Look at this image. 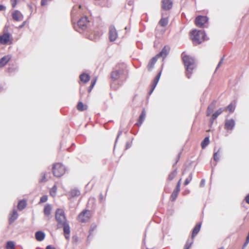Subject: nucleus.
<instances>
[{
	"label": "nucleus",
	"instance_id": "obj_1",
	"mask_svg": "<svg viewBox=\"0 0 249 249\" xmlns=\"http://www.w3.org/2000/svg\"><path fill=\"white\" fill-rule=\"evenodd\" d=\"M182 60L186 69V75L188 78H190L193 73V71L196 67V64L194 59L189 55L182 54Z\"/></svg>",
	"mask_w": 249,
	"mask_h": 249
},
{
	"label": "nucleus",
	"instance_id": "obj_2",
	"mask_svg": "<svg viewBox=\"0 0 249 249\" xmlns=\"http://www.w3.org/2000/svg\"><path fill=\"white\" fill-rule=\"evenodd\" d=\"M190 37L195 44H199L206 40V36L204 31L194 30L191 32Z\"/></svg>",
	"mask_w": 249,
	"mask_h": 249
},
{
	"label": "nucleus",
	"instance_id": "obj_3",
	"mask_svg": "<svg viewBox=\"0 0 249 249\" xmlns=\"http://www.w3.org/2000/svg\"><path fill=\"white\" fill-rule=\"evenodd\" d=\"M55 219L58 223V228H61V226L67 223V219L63 210L58 209L55 212Z\"/></svg>",
	"mask_w": 249,
	"mask_h": 249
},
{
	"label": "nucleus",
	"instance_id": "obj_4",
	"mask_svg": "<svg viewBox=\"0 0 249 249\" xmlns=\"http://www.w3.org/2000/svg\"><path fill=\"white\" fill-rule=\"evenodd\" d=\"M89 21L87 17L81 18L78 21L76 25L74 24L73 26L75 30L80 32L79 30H85L89 24Z\"/></svg>",
	"mask_w": 249,
	"mask_h": 249
},
{
	"label": "nucleus",
	"instance_id": "obj_5",
	"mask_svg": "<svg viewBox=\"0 0 249 249\" xmlns=\"http://www.w3.org/2000/svg\"><path fill=\"white\" fill-rule=\"evenodd\" d=\"M13 38L12 35L7 32L5 29L3 34L0 35V43L2 45L11 44Z\"/></svg>",
	"mask_w": 249,
	"mask_h": 249
},
{
	"label": "nucleus",
	"instance_id": "obj_6",
	"mask_svg": "<svg viewBox=\"0 0 249 249\" xmlns=\"http://www.w3.org/2000/svg\"><path fill=\"white\" fill-rule=\"evenodd\" d=\"M53 173L54 176L60 177L65 173V168L61 163L55 164L53 168Z\"/></svg>",
	"mask_w": 249,
	"mask_h": 249
},
{
	"label": "nucleus",
	"instance_id": "obj_7",
	"mask_svg": "<svg viewBox=\"0 0 249 249\" xmlns=\"http://www.w3.org/2000/svg\"><path fill=\"white\" fill-rule=\"evenodd\" d=\"M208 21V18L206 16H199L196 18L195 23L196 25L199 28L204 27V24Z\"/></svg>",
	"mask_w": 249,
	"mask_h": 249
},
{
	"label": "nucleus",
	"instance_id": "obj_8",
	"mask_svg": "<svg viewBox=\"0 0 249 249\" xmlns=\"http://www.w3.org/2000/svg\"><path fill=\"white\" fill-rule=\"evenodd\" d=\"M90 215V211L89 210H85L79 214L78 219L81 222H85L89 219Z\"/></svg>",
	"mask_w": 249,
	"mask_h": 249
},
{
	"label": "nucleus",
	"instance_id": "obj_9",
	"mask_svg": "<svg viewBox=\"0 0 249 249\" xmlns=\"http://www.w3.org/2000/svg\"><path fill=\"white\" fill-rule=\"evenodd\" d=\"M118 37L117 31L114 26H110L109 31V39L110 41H115Z\"/></svg>",
	"mask_w": 249,
	"mask_h": 249
},
{
	"label": "nucleus",
	"instance_id": "obj_10",
	"mask_svg": "<svg viewBox=\"0 0 249 249\" xmlns=\"http://www.w3.org/2000/svg\"><path fill=\"white\" fill-rule=\"evenodd\" d=\"M102 33L101 30H95L89 36V38L91 40L96 41L100 38Z\"/></svg>",
	"mask_w": 249,
	"mask_h": 249
},
{
	"label": "nucleus",
	"instance_id": "obj_11",
	"mask_svg": "<svg viewBox=\"0 0 249 249\" xmlns=\"http://www.w3.org/2000/svg\"><path fill=\"white\" fill-rule=\"evenodd\" d=\"M81 8V6L80 5L79 6H74L72 10L71 11V21L73 24L76 21V17L77 15L79 14L78 12V10Z\"/></svg>",
	"mask_w": 249,
	"mask_h": 249
},
{
	"label": "nucleus",
	"instance_id": "obj_12",
	"mask_svg": "<svg viewBox=\"0 0 249 249\" xmlns=\"http://www.w3.org/2000/svg\"><path fill=\"white\" fill-rule=\"evenodd\" d=\"M170 50V48L168 46H165L164 47V48L162 49L161 51L158 53L156 56L159 58L160 57H161L162 58V60L167 56L168 54L169 53Z\"/></svg>",
	"mask_w": 249,
	"mask_h": 249
},
{
	"label": "nucleus",
	"instance_id": "obj_13",
	"mask_svg": "<svg viewBox=\"0 0 249 249\" xmlns=\"http://www.w3.org/2000/svg\"><path fill=\"white\" fill-rule=\"evenodd\" d=\"M235 124L234 120H227L225 121V128L228 130H232L235 126Z\"/></svg>",
	"mask_w": 249,
	"mask_h": 249
},
{
	"label": "nucleus",
	"instance_id": "obj_14",
	"mask_svg": "<svg viewBox=\"0 0 249 249\" xmlns=\"http://www.w3.org/2000/svg\"><path fill=\"white\" fill-rule=\"evenodd\" d=\"M12 18L16 21H21L23 18V16L18 10H15L12 14Z\"/></svg>",
	"mask_w": 249,
	"mask_h": 249
},
{
	"label": "nucleus",
	"instance_id": "obj_15",
	"mask_svg": "<svg viewBox=\"0 0 249 249\" xmlns=\"http://www.w3.org/2000/svg\"><path fill=\"white\" fill-rule=\"evenodd\" d=\"M63 227V231L64 235L66 239L69 240L70 238L69 234L70 233V228L68 222L62 225L61 227Z\"/></svg>",
	"mask_w": 249,
	"mask_h": 249
},
{
	"label": "nucleus",
	"instance_id": "obj_16",
	"mask_svg": "<svg viewBox=\"0 0 249 249\" xmlns=\"http://www.w3.org/2000/svg\"><path fill=\"white\" fill-rule=\"evenodd\" d=\"M172 7V1L171 0H162V7L164 10L170 9Z\"/></svg>",
	"mask_w": 249,
	"mask_h": 249
},
{
	"label": "nucleus",
	"instance_id": "obj_17",
	"mask_svg": "<svg viewBox=\"0 0 249 249\" xmlns=\"http://www.w3.org/2000/svg\"><path fill=\"white\" fill-rule=\"evenodd\" d=\"M11 59V56L10 55H5L2 57L0 59V67L2 68L4 67Z\"/></svg>",
	"mask_w": 249,
	"mask_h": 249
},
{
	"label": "nucleus",
	"instance_id": "obj_18",
	"mask_svg": "<svg viewBox=\"0 0 249 249\" xmlns=\"http://www.w3.org/2000/svg\"><path fill=\"white\" fill-rule=\"evenodd\" d=\"M18 217V214L16 210H13L12 213L9 214V222L10 224L13 223Z\"/></svg>",
	"mask_w": 249,
	"mask_h": 249
},
{
	"label": "nucleus",
	"instance_id": "obj_19",
	"mask_svg": "<svg viewBox=\"0 0 249 249\" xmlns=\"http://www.w3.org/2000/svg\"><path fill=\"white\" fill-rule=\"evenodd\" d=\"M123 73L122 70H115L112 72L111 78L114 80L118 79Z\"/></svg>",
	"mask_w": 249,
	"mask_h": 249
},
{
	"label": "nucleus",
	"instance_id": "obj_20",
	"mask_svg": "<svg viewBox=\"0 0 249 249\" xmlns=\"http://www.w3.org/2000/svg\"><path fill=\"white\" fill-rule=\"evenodd\" d=\"M160 75H161V71H160L158 74L156 76V77L155 78L154 80V82H153V83L152 84V89H151V90L149 92V94H151L152 92L153 91L154 89L155 88V87H156L159 81V79L160 78Z\"/></svg>",
	"mask_w": 249,
	"mask_h": 249
},
{
	"label": "nucleus",
	"instance_id": "obj_21",
	"mask_svg": "<svg viewBox=\"0 0 249 249\" xmlns=\"http://www.w3.org/2000/svg\"><path fill=\"white\" fill-rule=\"evenodd\" d=\"M201 225V223H198L196 225V226L195 227L193 230L191 239H193L194 240V238L196 235V234L198 233V232L200 231Z\"/></svg>",
	"mask_w": 249,
	"mask_h": 249
},
{
	"label": "nucleus",
	"instance_id": "obj_22",
	"mask_svg": "<svg viewBox=\"0 0 249 249\" xmlns=\"http://www.w3.org/2000/svg\"><path fill=\"white\" fill-rule=\"evenodd\" d=\"M45 236V233L42 231H38L36 232L35 237L38 241H42L44 240Z\"/></svg>",
	"mask_w": 249,
	"mask_h": 249
},
{
	"label": "nucleus",
	"instance_id": "obj_23",
	"mask_svg": "<svg viewBox=\"0 0 249 249\" xmlns=\"http://www.w3.org/2000/svg\"><path fill=\"white\" fill-rule=\"evenodd\" d=\"M216 103L215 101L212 102L208 107L207 114V116H210L213 112L215 107Z\"/></svg>",
	"mask_w": 249,
	"mask_h": 249
},
{
	"label": "nucleus",
	"instance_id": "obj_24",
	"mask_svg": "<svg viewBox=\"0 0 249 249\" xmlns=\"http://www.w3.org/2000/svg\"><path fill=\"white\" fill-rule=\"evenodd\" d=\"M158 58V57L156 56L154 57H153L150 61V62H149L148 65H147V68L149 70H151L152 69H153L155 64L156 63L157 60V59Z\"/></svg>",
	"mask_w": 249,
	"mask_h": 249
},
{
	"label": "nucleus",
	"instance_id": "obj_25",
	"mask_svg": "<svg viewBox=\"0 0 249 249\" xmlns=\"http://www.w3.org/2000/svg\"><path fill=\"white\" fill-rule=\"evenodd\" d=\"M146 116V113L144 109L142 112L141 115L139 117V121L137 124L138 126H140L143 123Z\"/></svg>",
	"mask_w": 249,
	"mask_h": 249
},
{
	"label": "nucleus",
	"instance_id": "obj_26",
	"mask_svg": "<svg viewBox=\"0 0 249 249\" xmlns=\"http://www.w3.org/2000/svg\"><path fill=\"white\" fill-rule=\"evenodd\" d=\"M80 80L84 83L88 82L90 79V76L86 73H83L80 76Z\"/></svg>",
	"mask_w": 249,
	"mask_h": 249
},
{
	"label": "nucleus",
	"instance_id": "obj_27",
	"mask_svg": "<svg viewBox=\"0 0 249 249\" xmlns=\"http://www.w3.org/2000/svg\"><path fill=\"white\" fill-rule=\"evenodd\" d=\"M51 210H52L51 206L49 204H46L45 206L44 209V214L46 216H49L51 213Z\"/></svg>",
	"mask_w": 249,
	"mask_h": 249
},
{
	"label": "nucleus",
	"instance_id": "obj_28",
	"mask_svg": "<svg viewBox=\"0 0 249 249\" xmlns=\"http://www.w3.org/2000/svg\"><path fill=\"white\" fill-rule=\"evenodd\" d=\"M224 110L223 108H220L215 113H214L212 117L211 120L213 121L215 120L222 112Z\"/></svg>",
	"mask_w": 249,
	"mask_h": 249
},
{
	"label": "nucleus",
	"instance_id": "obj_29",
	"mask_svg": "<svg viewBox=\"0 0 249 249\" xmlns=\"http://www.w3.org/2000/svg\"><path fill=\"white\" fill-rule=\"evenodd\" d=\"M70 195H71V197H72L78 196L80 195V191L77 189H72L70 191Z\"/></svg>",
	"mask_w": 249,
	"mask_h": 249
},
{
	"label": "nucleus",
	"instance_id": "obj_30",
	"mask_svg": "<svg viewBox=\"0 0 249 249\" xmlns=\"http://www.w3.org/2000/svg\"><path fill=\"white\" fill-rule=\"evenodd\" d=\"M77 108L79 111H84L87 109V106L84 105L82 102H79L77 106Z\"/></svg>",
	"mask_w": 249,
	"mask_h": 249
},
{
	"label": "nucleus",
	"instance_id": "obj_31",
	"mask_svg": "<svg viewBox=\"0 0 249 249\" xmlns=\"http://www.w3.org/2000/svg\"><path fill=\"white\" fill-rule=\"evenodd\" d=\"M168 23V19L166 18H162L159 21V24L162 27L166 26Z\"/></svg>",
	"mask_w": 249,
	"mask_h": 249
},
{
	"label": "nucleus",
	"instance_id": "obj_32",
	"mask_svg": "<svg viewBox=\"0 0 249 249\" xmlns=\"http://www.w3.org/2000/svg\"><path fill=\"white\" fill-rule=\"evenodd\" d=\"M26 206V202L24 200H20L18 205V208L19 210H23Z\"/></svg>",
	"mask_w": 249,
	"mask_h": 249
},
{
	"label": "nucleus",
	"instance_id": "obj_33",
	"mask_svg": "<svg viewBox=\"0 0 249 249\" xmlns=\"http://www.w3.org/2000/svg\"><path fill=\"white\" fill-rule=\"evenodd\" d=\"M210 141L209 137H206L201 143V147L203 149L205 148L209 143Z\"/></svg>",
	"mask_w": 249,
	"mask_h": 249
},
{
	"label": "nucleus",
	"instance_id": "obj_34",
	"mask_svg": "<svg viewBox=\"0 0 249 249\" xmlns=\"http://www.w3.org/2000/svg\"><path fill=\"white\" fill-rule=\"evenodd\" d=\"M193 242V239H188L185 245L184 249H190Z\"/></svg>",
	"mask_w": 249,
	"mask_h": 249
},
{
	"label": "nucleus",
	"instance_id": "obj_35",
	"mask_svg": "<svg viewBox=\"0 0 249 249\" xmlns=\"http://www.w3.org/2000/svg\"><path fill=\"white\" fill-rule=\"evenodd\" d=\"M6 249H15L14 242L11 241L7 242L6 245Z\"/></svg>",
	"mask_w": 249,
	"mask_h": 249
},
{
	"label": "nucleus",
	"instance_id": "obj_36",
	"mask_svg": "<svg viewBox=\"0 0 249 249\" xmlns=\"http://www.w3.org/2000/svg\"><path fill=\"white\" fill-rule=\"evenodd\" d=\"M56 186L55 185H54L50 191V195L53 197H54L56 193Z\"/></svg>",
	"mask_w": 249,
	"mask_h": 249
},
{
	"label": "nucleus",
	"instance_id": "obj_37",
	"mask_svg": "<svg viewBox=\"0 0 249 249\" xmlns=\"http://www.w3.org/2000/svg\"><path fill=\"white\" fill-rule=\"evenodd\" d=\"M219 153H220V149H218V150L217 152H214V153L213 154V159L215 161H217L219 160V158H220Z\"/></svg>",
	"mask_w": 249,
	"mask_h": 249
},
{
	"label": "nucleus",
	"instance_id": "obj_38",
	"mask_svg": "<svg viewBox=\"0 0 249 249\" xmlns=\"http://www.w3.org/2000/svg\"><path fill=\"white\" fill-rule=\"evenodd\" d=\"M235 106L232 103L230 104L226 108L229 111L232 112L235 109Z\"/></svg>",
	"mask_w": 249,
	"mask_h": 249
},
{
	"label": "nucleus",
	"instance_id": "obj_39",
	"mask_svg": "<svg viewBox=\"0 0 249 249\" xmlns=\"http://www.w3.org/2000/svg\"><path fill=\"white\" fill-rule=\"evenodd\" d=\"M177 172L176 170L173 171L168 176V179L169 180H172L177 175Z\"/></svg>",
	"mask_w": 249,
	"mask_h": 249
},
{
	"label": "nucleus",
	"instance_id": "obj_40",
	"mask_svg": "<svg viewBox=\"0 0 249 249\" xmlns=\"http://www.w3.org/2000/svg\"><path fill=\"white\" fill-rule=\"evenodd\" d=\"M178 192L177 191H173V192L171 196V200L172 201H174L176 199V198L178 195Z\"/></svg>",
	"mask_w": 249,
	"mask_h": 249
},
{
	"label": "nucleus",
	"instance_id": "obj_41",
	"mask_svg": "<svg viewBox=\"0 0 249 249\" xmlns=\"http://www.w3.org/2000/svg\"><path fill=\"white\" fill-rule=\"evenodd\" d=\"M192 179V174H190L189 177L185 179V180L184 181V185H188L190 183V182L191 181Z\"/></svg>",
	"mask_w": 249,
	"mask_h": 249
},
{
	"label": "nucleus",
	"instance_id": "obj_42",
	"mask_svg": "<svg viewBox=\"0 0 249 249\" xmlns=\"http://www.w3.org/2000/svg\"><path fill=\"white\" fill-rule=\"evenodd\" d=\"M48 197L47 196H43L40 198V202L43 203L47 201Z\"/></svg>",
	"mask_w": 249,
	"mask_h": 249
},
{
	"label": "nucleus",
	"instance_id": "obj_43",
	"mask_svg": "<svg viewBox=\"0 0 249 249\" xmlns=\"http://www.w3.org/2000/svg\"><path fill=\"white\" fill-rule=\"evenodd\" d=\"M12 6L13 8L15 7L17 4V0H10Z\"/></svg>",
	"mask_w": 249,
	"mask_h": 249
},
{
	"label": "nucleus",
	"instance_id": "obj_44",
	"mask_svg": "<svg viewBox=\"0 0 249 249\" xmlns=\"http://www.w3.org/2000/svg\"><path fill=\"white\" fill-rule=\"evenodd\" d=\"M96 82V78H95L93 80H92V81L91 82V85L90 87V90L93 88V87H94V86Z\"/></svg>",
	"mask_w": 249,
	"mask_h": 249
},
{
	"label": "nucleus",
	"instance_id": "obj_45",
	"mask_svg": "<svg viewBox=\"0 0 249 249\" xmlns=\"http://www.w3.org/2000/svg\"><path fill=\"white\" fill-rule=\"evenodd\" d=\"M51 0H41V4L42 6L46 5L48 2L50 1Z\"/></svg>",
	"mask_w": 249,
	"mask_h": 249
},
{
	"label": "nucleus",
	"instance_id": "obj_46",
	"mask_svg": "<svg viewBox=\"0 0 249 249\" xmlns=\"http://www.w3.org/2000/svg\"><path fill=\"white\" fill-rule=\"evenodd\" d=\"M223 60H224V57H222L221 58V60L219 62V63H218V65L217 66V67L216 68V70H217L218 69V68L221 66V65L222 64V63L223 61Z\"/></svg>",
	"mask_w": 249,
	"mask_h": 249
},
{
	"label": "nucleus",
	"instance_id": "obj_47",
	"mask_svg": "<svg viewBox=\"0 0 249 249\" xmlns=\"http://www.w3.org/2000/svg\"><path fill=\"white\" fill-rule=\"evenodd\" d=\"M47 179H46V175L44 174L42 176V178L40 179L41 182L46 181Z\"/></svg>",
	"mask_w": 249,
	"mask_h": 249
},
{
	"label": "nucleus",
	"instance_id": "obj_48",
	"mask_svg": "<svg viewBox=\"0 0 249 249\" xmlns=\"http://www.w3.org/2000/svg\"><path fill=\"white\" fill-rule=\"evenodd\" d=\"M205 179H203L201 180V182H200V186L201 187H203L205 185Z\"/></svg>",
	"mask_w": 249,
	"mask_h": 249
},
{
	"label": "nucleus",
	"instance_id": "obj_49",
	"mask_svg": "<svg viewBox=\"0 0 249 249\" xmlns=\"http://www.w3.org/2000/svg\"><path fill=\"white\" fill-rule=\"evenodd\" d=\"M180 186L179 185V184H177V186H176V188L175 191L179 192L180 191Z\"/></svg>",
	"mask_w": 249,
	"mask_h": 249
},
{
	"label": "nucleus",
	"instance_id": "obj_50",
	"mask_svg": "<svg viewBox=\"0 0 249 249\" xmlns=\"http://www.w3.org/2000/svg\"><path fill=\"white\" fill-rule=\"evenodd\" d=\"M245 200L247 203L249 204V194L246 196Z\"/></svg>",
	"mask_w": 249,
	"mask_h": 249
},
{
	"label": "nucleus",
	"instance_id": "obj_51",
	"mask_svg": "<svg viewBox=\"0 0 249 249\" xmlns=\"http://www.w3.org/2000/svg\"><path fill=\"white\" fill-rule=\"evenodd\" d=\"M5 9V7L3 5H0V11L4 10Z\"/></svg>",
	"mask_w": 249,
	"mask_h": 249
},
{
	"label": "nucleus",
	"instance_id": "obj_52",
	"mask_svg": "<svg viewBox=\"0 0 249 249\" xmlns=\"http://www.w3.org/2000/svg\"><path fill=\"white\" fill-rule=\"evenodd\" d=\"M46 249H55L54 248L52 247L51 246L49 245L47 246Z\"/></svg>",
	"mask_w": 249,
	"mask_h": 249
},
{
	"label": "nucleus",
	"instance_id": "obj_53",
	"mask_svg": "<svg viewBox=\"0 0 249 249\" xmlns=\"http://www.w3.org/2000/svg\"><path fill=\"white\" fill-rule=\"evenodd\" d=\"M103 199H104V196H103V195L102 194H101V195H100V200L101 201H102V200H103Z\"/></svg>",
	"mask_w": 249,
	"mask_h": 249
},
{
	"label": "nucleus",
	"instance_id": "obj_54",
	"mask_svg": "<svg viewBox=\"0 0 249 249\" xmlns=\"http://www.w3.org/2000/svg\"><path fill=\"white\" fill-rule=\"evenodd\" d=\"M122 132L121 131H120L119 133H118V136H117V138L116 139V142L118 140V138H119V137L120 136V135L121 134Z\"/></svg>",
	"mask_w": 249,
	"mask_h": 249
},
{
	"label": "nucleus",
	"instance_id": "obj_55",
	"mask_svg": "<svg viewBox=\"0 0 249 249\" xmlns=\"http://www.w3.org/2000/svg\"><path fill=\"white\" fill-rule=\"evenodd\" d=\"M130 146L129 145V143H127L126 144V149L129 148L130 147Z\"/></svg>",
	"mask_w": 249,
	"mask_h": 249
},
{
	"label": "nucleus",
	"instance_id": "obj_56",
	"mask_svg": "<svg viewBox=\"0 0 249 249\" xmlns=\"http://www.w3.org/2000/svg\"><path fill=\"white\" fill-rule=\"evenodd\" d=\"M24 25H25V22H24L22 25L19 26V28H22L24 26Z\"/></svg>",
	"mask_w": 249,
	"mask_h": 249
},
{
	"label": "nucleus",
	"instance_id": "obj_57",
	"mask_svg": "<svg viewBox=\"0 0 249 249\" xmlns=\"http://www.w3.org/2000/svg\"><path fill=\"white\" fill-rule=\"evenodd\" d=\"M181 179H180L179 180V181H178V182L177 184H179V185H180V184H181Z\"/></svg>",
	"mask_w": 249,
	"mask_h": 249
},
{
	"label": "nucleus",
	"instance_id": "obj_58",
	"mask_svg": "<svg viewBox=\"0 0 249 249\" xmlns=\"http://www.w3.org/2000/svg\"><path fill=\"white\" fill-rule=\"evenodd\" d=\"M181 179H180L179 180V181H178V182L177 184H179V185H180V184H181Z\"/></svg>",
	"mask_w": 249,
	"mask_h": 249
},
{
	"label": "nucleus",
	"instance_id": "obj_59",
	"mask_svg": "<svg viewBox=\"0 0 249 249\" xmlns=\"http://www.w3.org/2000/svg\"><path fill=\"white\" fill-rule=\"evenodd\" d=\"M28 7H29V8L30 9V10H31V11H32L33 10V7L32 6H31L30 5H28Z\"/></svg>",
	"mask_w": 249,
	"mask_h": 249
},
{
	"label": "nucleus",
	"instance_id": "obj_60",
	"mask_svg": "<svg viewBox=\"0 0 249 249\" xmlns=\"http://www.w3.org/2000/svg\"><path fill=\"white\" fill-rule=\"evenodd\" d=\"M125 30H127V28L126 27L125 28Z\"/></svg>",
	"mask_w": 249,
	"mask_h": 249
}]
</instances>
